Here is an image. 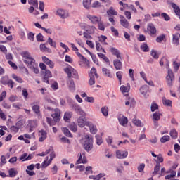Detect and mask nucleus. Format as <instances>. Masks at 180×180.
Segmentation results:
<instances>
[{
    "instance_id": "obj_15",
    "label": "nucleus",
    "mask_w": 180,
    "mask_h": 180,
    "mask_svg": "<svg viewBox=\"0 0 180 180\" xmlns=\"http://www.w3.org/2000/svg\"><path fill=\"white\" fill-rule=\"evenodd\" d=\"M87 126L89 128L90 133L91 134H96V133H98V128H96V125L92 124V122H89L87 123Z\"/></svg>"
},
{
    "instance_id": "obj_13",
    "label": "nucleus",
    "mask_w": 180,
    "mask_h": 180,
    "mask_svg": "<svg viewBox=\"0 0 180 180\" xmlns=\"http://www.w3.org/2000/svg\"><path fill=\"white\" fill-rule=\"evenodd\" d=\"M38 136H39V141L42 143L46 139H47V132L43 129L39 131Z\"/></svg>"
},
{
    "instance_id": "obj_23",
    "label": "nucleus",
    "mask_w": 180,
    "mask_h": 180,
    "mask_svg": "<svg viewBox=\"0 0 180 180\" xmlns=\"http://www.w3.org/2000/svg\"><path fill=\"white\" fill-rule=\"evenodd\" d=\"M102 72L105 77H108V78H112V72H110V70L109 69L106 68H103Z\"/></svg>"
},
{
    "instance_id": "obj_3",
    "label": "nucleus",
    "mask_w": 180,
    "mask_h": 180,
    "mask_svg": "<svg viewBox=\"0 0 180 180\" xmlns=\"http://www.w3.org/2000/svg\"><path fill=\"white\" fill-rule=\"evenodd\" d=\"M54 113L51 114V117H53L54 122H53V120L49 117H46V122L49 126H54L57 122L60 121V115H61V110L58 108L54 109Z\"/></svg>"
},
{
    "instance_id": "obj_8",
    "label": "nucleus",
    "mask_w": 180,
    "mask_h": 180,
    "mask_svg": "<svg viewBox=\"0 0 180 180\" xmlns=\"http://www.w3.org/2000/svg\"><path fill=\"white\" fill-rule=\"evenodd\" d=\"M72 108L77 113L78 115H81L82 116H85V112L81 108L79 105L75 103L72 105Z\"/></svg>"
},
{
    "instance_id": "obj_51",
    "label": "nucleus",
    "mask_w": 180,
    "mask_h": 180,
    "mask_svg": "<svg viewBox=\"0 0 180 180\" xmlns=\"http://www.w3.org/2000/svg\"><path fill=\"white\" fill-rule=\"evenodd\" d=\"M106 39H108V37H106V36L101 35V36L98 37V41H100L101 43H103V44H108V43L105 42Z\"/></svg>"
},
{
    "instance_id": "obj_5",
    "label": "nucleus",
    "mask_w": 180,
    "mask_h": 180,
    "mask_svg": "<svg viewBox=\"0 0 180 180\" xmlns=\"http://www.w3.org/2000/svg\"><path fill=\"white\" fill-rule=\"evenodd\" d=\"M167 83L169 86H172V82L175 80V75L171 69H168L167 75L166 77Z\"/></svg>"
},
{
    "instance_id": "obj_14",
    "label": "nucleus",
    "mask_w": 180,
    "mask_h": 180,
    "mask_svg": "<svg viewBox=\"0 0 180 180\" xmlns=\"http://www.w3.org/2000/svg\"><path fill=\"white\" fill-rule=\"evenodd\" d=\"M147 30L148 32H150V34L151 36L157 33V28L154 26V24L153 23H148Z\"/></svg>"
},
{
    "instance_id": "obj_47",
    "label": "nucleus",
    "mask_w": 180,
    "mask_h": 180,
    "mask_svg": "<svg viewBox=\"0 0 180 180\" xmlns=\"http://www.w3.org/2000/svg\"><path fill=\"white\" fill-rule=\"evenodd\" d=\"M41 51H46L47 53H51V49L47 48L45 44L40 45Z\"/></svg>"
},
{
    "instance_id": "obj_58",
    "label": "nucleus",
    "mask_w": 180,
    "mask_h": 180,
    "mask_svg": "<svg viewBox=\"0 0 180 180\" xmlns=\"http://www.w3.org/2000/svg\"><path fill=\"white\" fill-rule=\"evenodd\" d=\"M161 18H163V19L166 21L168 22V20H171V18L169 17V15H168V14L163 13L161 14Z\"/></svg>"
},
{
    "instance_id": "obj_56",
    "label": "nucleus",
    "mask_w": 180,
    "mask_h": 180,
    "mask_svg": "<svg viewBox=\"0 0 180 180\" xmlns=\"http://www.w3.org/2000/svg\"><path fill=\"white\" fill-rule=\"evenodd\" d=\"M47 43H49L51 47H54V49H56V41H53V39L51 37L48 38Z\"/></svg>"
},
{
    "instance_id": "obj_38",
    "label": "nucleus",
    "mask_w": 180,
    "mask_h": 180,
    "mask_svg": "<svg viewBox=\"0 0 180 180\" xmlns=\"http://www.w3.org/2000/svg\"><path fill=\"white\" fill-rule=\"evenodd\" d=\"M96 49L97 51H102V53H106L105 49L102 48V45H101V44L98 41H96Z\"/></svg>"
},
{
    "instance_id": "obj_26",
    "label": "nucleus",
    "mask_w": 180,
    "mask_h": 180,
    "mask_svg": "<svg viewBox=\"0 0 180 180\" xmlns=\"http://www.w3.org/2000/svg\"><path fill=\"white\" fill-rule=\"evenodd\" d=\"M139 91L141 95H143V96H146V95H147V92L148 91V86L143 85L140 88Z\"/></svg>"
},
{
    "instance_id": "obj_10",
    "label": "nucleus",
    "mask_w": 180,
    "mask_h": 180,
    "mask_svg": "<svg viewBox=\"0 0 180 180\" xmlns=\"http://www.w3.org/2000/svg\"><path fill=\"white\" fill-rule=\"evenodd\" d=\"M88 123H89V121H86V120L82 117H79L77 119V125L79 127H85V126H88Z\"/></svg>"
},
{
    "instance_id": "obj_44",
    "label": "nucleus",
    "mask_w": 180,
    "mask_h": 180,
    "mask_svg": "<svg viewBox=\"0 0 180 180\" xmlns=\"http://www.w3.org/2000/svg\"><path fill=\"white\" fill-rule=\"evenodd\" d=\"M95 137L97 146H101L103 143V141L102 140V136H101L100 135H96Z\"/></svg>"
},
{
    "instance_id": "obj_53",
    "label": "nucleus",
    "mask_w": 180,
    "mask_h": 180,
    "mask_svg": "<svg viewBox=\"0 0 180 180\" xmlns=\"http://www.w3.org/2000/svg\"><path fill=\"white\" fill-rule=\"evenodd\" d=\"M170 137L168 135L166 136H163L161 139H160V141L162 143H167V141H169L170 140Z\"/></svg>"
},
{
    "instance_id": "obj_54",
    "label": "nucleus",
    "mask_w": 180,
    "mask_h": 180,
    "mask_svg": "<svg viewBox=\"0 0 180 180\" xmlns=\"http://www.w3.org/2000/svg\"><path fill=\"white\" fill-rule=\"evenodd\" d=\"M27 153H25L18 158V160L22 161V162L27 161Z\"/></svg>"
},
{
    "instance_id": "obj_45",
    "label": "nucleus",
    "mask_w": 180,
    "mask_h": 180,
    "mask_svg": "<svg viewBox=\"0 0 180 180\" xmlns=\"http://www.w3.org/2000/svg\"><path fill=\"white\" fill-rule=\"evenodd\" d=\"M150 56H152V57L153 58H155V60H158L160 56L158 55V52H157V51L153 49L151 51H150Z\"/></svg>"
},
{
    "instance_id": "obj_19",
    "label": "nucleus",
    "mask_w": 180,
    "mask_h": 180,
    "mask_svg": "<svg viewBox=\"0 0 180 180\" xmlns=\"http://www.w3.org/2000/svg\"><path fill=\"white\" fill-rule=\"evenodd\" d=\"M113 64L115 70H122L123 65L122 64V61L119 59H115L113 60Z\"/></svg>"
},
{
    "instance_id": "obj_30",
    "label": "nucleus",
    "mask_w": 180,
    "mask_h": 180,
    "mask_svg": "<svg viewBox=\"0 0 180 180\" xmlns=\"http://www.w3.org/2000/svg\"><path fill=\"white\" fill-rule=\"evenodd\" d=\"M107 13L108 16L110 15H114V16H117V12L113 8V7H110L108 11H107Z\"/></svg>"
},
{
    "instance_id": "obj_61",
    "label": "nucleus",
    "mask_w": 180,
    "mask_h": 180,
    "mask_svg": "<svg viewBox=\"0 0 180 180\" xmlns=\"http://www.w3.org/2000/svg\"><path fill=\"white\" fill-rule=\"evenodd\" d=\"M165 39V36L164 34H162V35H160V36H159V37H157L156 41H157L158 43H162V41H163Z\"/></svg>"
},
{
    "instance_id": "obj_32",
    "label": "nucleus",
    "mask_w": 180,
    "mask_h": 180,
    "mask_svg": "<svg viewBox=\"0 0 180 180\" xmlns=\"http://www.w3.org/2000/svg\"><path fill=\"white\" fill-rule=\"evenodd\" d=\"M8 174H9L10 178H15V176L18 175V171L15 170V169L13 168H11L8 170Z\"/></svg>"
},
{
    "instance_id": "obj_43",
    "label": "nucleus",
    "mask_w": 180,
    "mask_h": 180,
    "mask_svg": "<svg viewBox=\"0 0 180 180\" xmlns=\"http://www.w3.org/2000/svg\"><path fill=\"white\" fill-rule=\"evenodd\" d=\"M28 4L32 5L34 8H39V1L37 0H28Z\"/></svg>"
},
{
    "instance_id": "obj_33",
    "label": "nucleus",
    "mask_w": 180,
    "mask_h": 180,
    "mask_svg": "<svg viewBox=\"0 0 180 180\" xmlns=\"http://www.w3.org/2000/svg\"><path fill=\"white\" fill-rule=\"evenodd\" d=\"M161 116H162V114H161V112H155V113H153L152 119L153 120H160V119H161Z\"/></svg>"
},
{
    "instance_id": "obj_37",
    "label": "nucleus",
    "mask_w": 180,
    "mask_h": 180,
    "mask_svg": "<svg viewBox=\"0 0 180 180\" xmlns=\"http://www.w3.org/2000/svg\"><path fill=\"white\" fill-rule=\"evenodd\" d=\"M62 131L64 133L65 136L67 137H72V134L70 131V130L65 127L62 128Z\"/></svg>"
},
{
    "instance_id": "obj_49",
    "label": "nucleus",
    "mask_w": 180,
    "mask_h": 180,
    "mask_svg": "<svg viewBox=\"0 0 180 180\" xmlns=\"http://www.w3.org/2000/svg\"><path fill=\"white\" fill-rule=\"evenodd\" d=\"M101 113L103 115V116H108V115L109 113V109L108 108V107H106V106L102 107L101 108Z\"/></svg>"
},
{
    "instance_id": "obj_17",
    "label": "nucleus",
    "mask_w": 180,
    "mask_h": 180,
    "mask_svg": "<svg viewBox=\"0 0 180 180\" xmlns=\"http://www.w3.org/2000/svg\"><path fill=\"white\" fill-rule=\"evenodd\" d=\"M119 123L121 124V126H124V127H126L127 123H129V120L127 117H124V115L118 118Z\"/></svg>"
},
{
    "instance_id": "obj_55",
    "label": "nucleus",
    "mask_w": 180,
    "mask_h": 180,
    "mask_svg": "<svg viewBox=\"0 0 180 180\" xmlns=\"http://www.w3.org/2000/svg\"><path fill=\"white\" fill-rule=\"evenodd\" d=\"M151 112H155V110H158V104L155 103H153L150 106Z\"/></svg>"
},
{
    "instance_id": "obj_25",
    "label": "nucleus",
    "mask_w": 180,
    "mask_h": 180,
    "mask_svg": "<svg viewBox=\"0 0 180 180\" xmlns=\"http://www.w3.org/2000/svg\"><path fill=\"white\" fill-rule=\"evenodd\" d=\"M169 135L174 140H176V139H178V131H176V129H175L170 130Z\"/></svg>"
},
{
    "instance_id": "obj_48",
    "label": "nucleus",
    "mask_w": 180,
    "mask_h": 180,
    "mask_svg": "<svg viewBox=\"0 0 180 180\" xmlns=\"http://www.w3.org/2000/svg\"><path fill=\"white\" fill-rule=\"evenodd\" d=\"M69 129H70L71 131H73V133L77 132V124L74 122H72L70 126Z\"/></svg>"
},
{
    "instance_id": "obj_18",
    "label": "nucleus",
    "mask_w": 180,
    "mask_h": 180,
    "mask_svg": "<svg viewBox=\"0 0 180 180\" xmlns=\"http://www.w3.org/2000/svg\"><path fill=\"white\" fill-rule=\"evenodd\" d=\"M68 86L70 92H75V83L74 82L73 79H69L68 82Z\"/></svg>"
},
{
    "instance_id": "obj_59",
    "label": "nucleus",
    "mask_w": 180,
    "mask_h": 180,
    "mask_svg": "<svg viewBox=\"0 0 180 180\" xmlns=\"http://www.w3.org/2000/svg\"><path fill=\"white\" fill-rule=\"evenodd\" d=\"M23 124H25V120H20L15 124V126H18V129H21Z\"/></svg>"
},
{
    "instance_id": "obj_63",
    "label": "nucleus",
    "mask_w": 180,
    "mask_h": 180,
    "mask_svg": "<svg viewBox=\"0 0 180 180\" xmlns=\"http://www.w3.org/2000/svg\"><path fill=\"white\" fill-rule=\"evenodd\" d=\"M173 65H174V68L175 71H178V70H179L180 63H178L176 61H174L173 62Z\"/></svg>"
},
{
    "instance_id": "obj_28",
    "label": "nucleus",
    "mask_w": 180,
    "mask_h": 180,
    "mask_svg": "<svg viewBox=\"0 0 180 180\" xmlns=\"http://www.w3.org/2000/svg\"><path fill=\"white\" fill-rule=\"evenodd\" d=\"M162 101L165 106H172V101L168 100L165 97H162Z\"/></svg>"
},
{
    "instance_id": "obj_46",
    "label": "nucleus",
    "mask_w": 180,
    "mask_h": 180,
    "mask_svg": "<svg viewBox=\"0 0 180 180\" xmlns=\"http://www.w3.org/2000/svg\"><path fill=\"white\" fill-rule=\"evenodd\" d=\"M116 77L119 79L120 85H122V77H123V72L122 71L117 72Z\"/></svg>"
},
{
    "instance_id": "obj_20",
    "label": "nucleus",
    "mask_w": 180,
    "mask_h": 180,
    "mask_svg": "<svg viewBox=\"0 0 180 180\" xmlns=\"http://www.w3.org/2000/svg\"><path fill=\"white\" fill-rule=\"evenodd\" d=\"M110 53H112V55L115 56L117 58L122 59V56H120V52L118 51L117 49L112 47L110 49Z\"/></svg>"
},
{
    "instance_id": "obj_41",
    "label": "nucleus",
    "mask_w": 180,
    "mask_h": 180,
    "mask_svg": "<svg viewBox=\"0 0 180 180\" xmlns=\"http://www.w3.org/2000/svg\"><path fill=\"white\" fill-rule=\"evenodd\" d=\"M28 126L30 127H33L35 129V127H37V121L36 120H29L28 121Z\"/></svg>"
},
{
    "instance_id": "obj_60",
    "label": "nucleus",
    "mask_w": 180,
    "mask_h": 180,
    "mask_svg": "<svg viewBox=\"0 0 180 180\" xmlns=\"http://www.w3.org/2000/svg\"><path fill=\"white\" fill-rule=\"evenodd\" d=\"M146 167V165L144 163H141L139 167H138V172H143L144 168Z\"/></svg>"
},
{
    "instance_id": "obj_27",
    "label": "nucleus",
    "mask_w": 180,
    "mask_h": 180,
    "mask_svg": "<svg viewBox=\"0 0 180 180\" xmlns=\"http://www.w3.org/2000/svg\"><path fill=\"white\" fill-rule=\"evenodd\" d=\"M9 81H11V79H9V77L6 75L1 77L0 82L2 85H7L9 84Z\"/></svg>"
},
{
    "instance_id": "obj_2",
    "label": "nucleus",
    "mask_w": 180,
    "mask_h": 180,
    "mask_svg": "<svg viewBox=\"0 0 180 180\" xmlns=\"http://www.w3.org/2000/svg\"><path fill=\"white\" fill-rule=\"evenodd\" d=\"M21 56L23 58L24 63L28 68H30L31 67H36V60L32 57L30 53L28 51H24L22 52Z\"/></svg>"
},
{
    "instance_id": "obj_34",
    "label": "nucleus",
    "mask_w": 180,
    "mask_h": 180,
    "mask_svg": "<svg viewBox=\"0 0 180 180\" xmlns=\"http://www.w3.org/2000/svg\"><path fill=\"white\" fill-rule=\"evenodd\" d=\"M173 44H175V46H179V36L178 34H173V39H172Z\"/></svg>"
},
{
    "instance_id": "obj_12",
    "label": "nucleus",
    "mask_w": 180,
    "mask_h": 180,
    "mask_svg": "<svg viewBox=\"0 0 180 180\" xmlns=\"http://www.w3.org/2000/svg\"><path fill=\"white\" fill-rule=\"evenodd\" d=\"M120 24L123 26V27H125V29H129V27H130V22H129V21L126 20L123 15H120Z\"/></svg>"
},
{
    "instance_id": "obj_9",
    "label": "nucleus",
    "mask_w": 180,
    "mask_h": 180,
    "mask_svg": "<svg viewBox=\"0 0 180 180\" xmlns=\"http://www.w3.org/2000/svg\"><path fill=\"white\" fill-rule=\"evenodd\" d=\"M56 13L58 16H60V18H61V19H67V18L69 16L68 12L61 8L58 9Z\"/></svg>"
},
{
    "instance_id": "obj_31",
    "label": "nucleus",
    "mask_w": 180,
    "mask_h": 180,
    "mask_svg": "<svg viewBox=\"0 0 180 180\" xmlns=\"http://www.w3.org/2000/svg\"><path fill=\"white\" fill-rule=\"evenodd\" d=\"M140 49L142 50V51H143V53H148V51H150V48L146 43L142 44L140 46Z\"/></svg>"
},
{
    "instance_id": "obj_39",
    "label": "nucleus",
    "mask_w": 180,
    "mask_h": 180,
    "mask_svg": "<svg viewBox=\"0 0 180 180\" xmlns=\"http://www.w3.org/2000/svg\"><path fill=\"white\" fill-rule=\"evenodd\" d=\"M12 78L13 79H15V81H16L17 82H18L19 84H22L23 82V79H22V77L17 76L15 74L12 75Z\"/></svg>"
},
{
    "instance_id": "obj_24",
    "label": "nucleus",
    "mask_w": 180,
    "mask_h": 180,
    "mask_svg": "<svg viewBox=\"0 0 180 180\" xmlns=\"http://www.w3.org/2000/svg\"><path fill=\"white\" fill-rule=\"evenodd\" d=\"M120 91L122 92V94L127 93L130 91V84L127 83V86L122 85L120 87Z\"/></svg>"
},
{
    "instance_id": "obj_40",
    "label": "nucleus",
    "mask_w": 180,
    "mask_h": 180,
    "mask_svg": "<svg viewBox=\"0 0 180 180\" xmlns=\"http://www.w3.org/2000/svg\"><path fill=\"white\" fill-rule=\"evenodd\" d=\"M160 169H161V164H160V162H158L156 166L154 167L153 175H157Z\"/></svg>"
},
{
    "instance_id": "obj_11",
    "label": "nucleus",
    "mask_w": 180,
    "mask_h": 180,
    "mask_svg": "<svg viewBox=\"0 0 180 180\" xmlns=\"http://www.w3.org/2000/svg\"><path fill=\"white\" fill-rule=\"evenodd\" d=\"M116 155H117V158H118L119 160H123L126 158L127 155H129V152L117 150Z\"/></svg>"
},
{
    "instance_id": "obj_6",
    "label": "nucleus",
    "mask_w": 180,
    "mask_h": 180,
    "mask_svg": "<svg viewBox=\"0 0 180 180\" xmlns=\"http://www.w3.org/2000/svg\"><path fill=\"white\" fill-rule=\"evenodd\" d=\"M81 27L85 31L87 32L89 34H94L95 33V30H96V27L94 25H89L87 24H82Z\"/></svg>"
},
{
    "instance_id": "obj_50",
    "label": "nucleus",
    "mask_w": 180,
    "mask_h": 180,
    "mask_svg": "<svg viewBox=\"0 0 180 180\" xmlns=\"http://www.w3.org/2000/svg\"><path fill=\"white\" fill-rule=\"evenodd\" d=\"M98 29L102 32L105 31V24L101 20L98 24Z\"/></svg>"
},
{
    "instance_id": "obj_4",
    "label": "nucleus",
    "mask_w": 180,
    "mask_h": 180,
    "mask_svg": "<svg viewBox=\"0 0 180 180\" xmlns=\"http://www.w3.org/2000/svg\"><path fill=\"white\" fill-rule=\"evenodd\" d=\"M90 79L89 80V85L92 86L95 84V77L99 78V75L96 72V68H92L89 74Z\"/></svg>"
},
{
    "instance_id": "obj_22",
    "label": "nucleus",
    "mask_w": 180,
    "mask_h": 180,
    "mask_svg": "<svg viewBox=\"0 0 180 180\" xmlns=\"http://www.w3.org/2000/svg\"><path fill=\"white\" fill-rule=\"evenodd\" d=\"M71 117H72V112L66 111L63 117L65 122H70V120H71Z\"/></svg>"
},
{
    "instance_id": "obj_16",
    "label": "nucleus",
    "mask_w": 180,
    "mask_h": 180,
    "mask_svg": "<svg viewBox=\"0 0 180 180\" xmlns=\"http://www.w3.org/2000/svg\"><path fill=\"white\" fill-rule=\"evenodd\" d=\"M51 77H53L51 72L49 70H46L43 78L44 82H45L46 84H49V78H51Z\"/></svg>"
},
{
    "instance_id": "obj_62",
    "label": "nucleus",
    "mask_w": 180,
    "mask_h": 180,
    "mask_svg": "<svg viewBox=\"0 0 180 180\" xmlns=\"http://www.w3.org/2000/svg\"><path fill=\"white\" fill-rule=\"evenodd\" d=\"M11 131L13 133H18L19 131V127L18 126H12L10 128Z\"/></svg>"
},
{
    "instance_id": "obj_52",
    "label": "nucleus",
    "mask_w": 180,
    "mask_h": 180,
    "mask_svg": "<svg viewBox=\"0 0 180 180\" xmlns=\"http://www.w3.org/2000/svg\"><path fill=\"white\" fill-rule=\"evenodd\" d=\"M132 122L135 126H137V127H141V121L140 120H137L136 118H134L132 120Z\"/></svg>"
},
{
    "instance_id": "obj_36",
    "label": "nucleus",
    "mask_w": 180,
    "mask_h": 180,
    "mask_svg": "<svg viewBox=\"0 0 180 180\" xmlns=\"http://www.w3.org/2000/svg\"><path fill=\"white\" fill-rule=\"evenodd\" d=\"M92 0H83V6L86 9H89L91 8V4Z\"/></svg>"
},
{
    "instance_id": "obj_35",
    "label": "nucleus",
    "mask_w": 180,
    "mask_h": 180,
    "mask_svg": "<svg viewBox=\"0 0 180 180\" xmlns=\"http://www.w3.org/2000/svg\"><path fill=\"white\" fill-rule=\"evenodd\" d=\"M74 68H71V67H69V68H65L64 69V71L65 72H66V74H68V78H70V79H71V77H72V70Z\"/></svg>"
},
{
    "instance_id": "obj_21",
    "label": "nucleus",
    "mask_w": 180,
    "mask_h": 180,
    "mask_svg": "<svg viewBox=\"0 0 180 180\" xmlns=\"http://www.w3.org/2000/svg\"><path fill=\"white\" fill-rule=\"evenodd\" d=\"M32 109L36 115H40V106L37 105V103H33L32 104Z\"/></svg>"
},
{
    "instance_id": "obj_42",
    "label": "nucleus",
    "mask_w": 180,
    "mask_h": 180,
    "mask_svg": "<svg viewBox=\"0 0 180 180\" xmlns=\"http://www.w3.org/2000/svg\"><path fill=\"white\" fill-rule=\"evenodd\" d=\"M97 54H98V57L100 58H102L103 60H104V61L105 63H110L109 58L108 57H106V56L105 54H103L102 53H98Z\"/></svg>"
},
{
    "instance_id": "obj_57",
    "label": "nucleus",
    "mask_w": 180,
    "mask_h": 180,
    "mask_svg": "<svg viewBox=\"0 0 180 180\" xmlns=\"http://www.w3.org/2000/svg\"><path fill=\"white\" fill-rule=\"evenodd\" d=\"M91 6L92 8H101L102 6V4L98 1H96L92 4Z\"/></svg>"
},
{
    "instance_id": "obj_29",
    "label": "nucleus",
    "mask_w": 180,
    "mask_h": 180,
    "mask_svg": "<svg viewBox=\"0 0 180 180\" xmlns=\"http://www.w3.org/2000/svg\"><path fill=\"white\" fill-rule=\"evenodd\" d=\"M51 164V162L49 160V156L45 158V160L41 164V168H47L49 165Z\"/></svg>"
},
{
    "instance_id": "obj_64",
    "label": "nucleus",
    "mask_w": 180,
    "mask_h": 180,
    "mask_svg": "<svg viewBox=\"0 0 180 180\" xmlns=\"http://www.w3.org/2000/svg\"><path fill=\"white\" fill-rule=\"evenodd\" d=\"M72 78H75L76 79H78V72H77V70L74 68L72 70Z\"/></svg>"
},
{
    "instance_id": "obj_7",
    "label": "nucleus",
    "mask_w": 180,
    "mask_h": 180,
    "mask_svg": "<svg viewBox=\"0 0 180 180\" xmlns=\"http://www.w3.org/2000/svg\"><path fill=\"white\" fill-rule=\"evenodd\" d=\"M86 18L90 20V22H91L93 25H98L101 20H102V18L96 15H87Z\"/></svg>"
},
{
    "instance_id": "obj_1",
    "label": "nucleus",
    "mask_w": 180,
    "mask_h": 180,
    "mask_svg": "<svg viewBox=\"0 0 180 180\" xmlns=\"http://www.w3.org/2000/svg\"><path fill=\"white\" fill-rule=\"evenodd\" d=\"M80 143L87 153H89L94 148V137L91 135L84 134L80 140Z\"/></svg>"
}]
</instances>
